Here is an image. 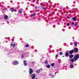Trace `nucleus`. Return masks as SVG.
I'll return each mask as SVG.
<instances>
[{"instance_id": "f257e3e1", "label": "nucleus", "mask_w": 79, "mask_h": 79, "mask_svg": "<svg viewBox=\"0 0 79 79\" xmlns=\"http://www.w3.org/2000/svg\"><path fill=\"white\" fill-rule=\"evenodd\" d=\"M29 74H30V76L32 77V79H35V74L34 73L32 74V73H33L34 71H33V70L32 69V68H30L29 69Z\"/></svg>"}, {"instance_id": "f03ea898", "label": "nucleus", "mask_w": 79, "mask_h": 79, "mask_svg": "<svg viewBox=\"0 0 79 79\" xmlns=\"http://www.w3.org/2000/svg\"><path fill=\"white\" fill-rule=\"evenodd\" d=\"M79 58V54H77L75 55L73 57V59L74 60V61H76L77 60V59H78Z\"/></svg>"}, {"instance_id": "7ed1b4c3", "label": "nucleus", "mask_w": 79, "mask_h": 79, "mask_svg": "<svg viewBox=\"0 0 79 79\" xmlns=\"http://www.w3.org/2000/svg\"><path fill=\"white\" fill-rule=\"evenodd\" d=\"M23 62L25 66H27V61L26 60H24Z\"/></svg>"}, {"instance_id": "20e7f679", "label": "nucleus", "mask_w": 79, "mask_h": 79, "mask_svg": "<svg viewBox=\"0 0 79 79\" xmlns=\"http://www.w3.org/2000/svg\"><path fill=\"white\" fill-rule=\"evenodd\" d=\"M74 50H71L69 51V54H72L73 53H74Z\"/></svg>"}, {"instance_id": "39448f33", "label": "nucleus", "mask_w": 79, "mask_h": 79, "mask_svg": "<svg viewBox=\"0 0 79 79\" xmlns=\"http://www.w3.org/2000/svg\"><path fill=\"white\" fill-rule=\"evenodd\" d=\"M14 65H17L18 64V61H15L13 62Z\"/></svg>"}, {"instance_id": "423d86ee", "label": "nucleus", "mask_w": 79, "mask_h": 79, "mask_svg": "<svg viewBox=\"0 0 79 79\" xmlns=\"http://www.w3.org/2000/svg\"><path fill=\"white\" fill-rule=\"evenodd\" d=\"M74 51L75 52H76V53L78 52V48H74Z\"/></svg>"}, {"instance_id": "0eeeda50", "label": "nucleus", "mask_w": 79, "mask_h": 79, "mask_svg": "<svg viewBox=\"0 0 79 79\" xmlns=\"http://www.w3.org/2000/svg\"><path fill=\"white\" fill-rule=\"evenodd\" d=\"M18 13H19V14H22V13H23V10L21 9H19L18 12Z\"/></svg>"}, {"instance_id": "6e6552de", "label": "nucleus", "mask_w": 79, "mask_h": 79, "mask_svg": "<svg viewBox=\"0 0 79 79\" xmlns=\"http://www.w3.org/2000/svg\"><path fill=\"white\" fill-rule=\"evenodd\" d=\"M4 18L5 19H8V16L7 15H6L4 16Z\"/></svg>"}, {"instance_id": "1a4fd4ad", "label": "nucleus", "mask_w": 79, "mask_h": 79, "mask_svg": "<svg viewBox=\"0 0 79 79\" xmlns=\"http://www.w3.org/2000/svg\"><path fill=\"white\" fill-rule=\"evenodd\" d=\"M10 10H11V11L12 12H13L15 10V9H14L13 8V7L10 8Z\"/></svg>"}, {"instance_id": "9d476101", "label": "nucleus", "mask_w": 79, "mask_h": 79, "mask_svg": "<svg viewBox=\"0 0 79 79\" xmlns=\"http://www.w3.org/2000/svg\"><path fill=\"white\" fill-rule=\"evenodd\" d=\"M40 69H37L36 71V73L37 74L39 73H40Z\"/></svg>"}, {"instance_id": "9b49d317", "label": "nucleus", "mask_w": 79, "mask_h": 79, "mask_svg": "<svg viewBox=\"0 0 79 79\" xmlns=\"http://www.w3.org/2000/svg\"><path fill=\"white\" fill-rule=\"evenodd\" d=\"M41 7L42 8L43 10H45V8H46V7H45V6H44L43 5H41Z\"/></svg>"}, {"instance_id": "f8f14e48", "label": "nucleus", "mask_w": 79, "mask_h": 79, "mask_svg": "<svg viewBox=\"0 0 79 79\" xmlns=\"http://www.w3.org/2000/svg\"><path fill=\"white\" fill-rule=\"evenodd\" d=\"M72 19H73V21H76L77 20V18H76L75 17H73L72 18Z\"/></svg>"}, {"instance_id": "ddd939ff", "label": "nucleus", "mask_w": 79, "mask_h": 79, "mask_svg": "<svg viewBox=\"0 0 79 79\" xmlns=\"http://www.w3.org/2000/svg\"><path fill=\"white\" fill-rule=\"evenodd\" d=\"M70 58H72L74 57V55L73 54H70L69 56Z\"/></svg>"}, {"instance_id": "4468645a", "label": "nucleus", "mask_w": 79, "mask_h": 79, "mask_svg": "<svg viewBox=\"0 0 79 79\" xmlns=\"http://www.w3.org/2000/svg\"><path fill=\"white\" fill-rule=\"evenodd\" d=\"M65 56L67 57L69 56V53H65Z\"/></svg>"}, {"instance_id": "2eb2a0df", "label": "nucleus", "mask_w": 79, "mask_h": 79, "mask_svg": "<svg viewBox=\"0 0 79 79\" xmlns=\"http://www.w3.org/2000/svg\"><path fill=\"white\" fill-rule=\"evenodd\" d=\"M73 67H74V65H73V64H71L70 65V67L71 68H73Z\"/></svg>"}, {"instance_id": "dca6fc26", "label": "nucleus", "mask_w": 79, "mask_h": 79, "mask_svg": "<svg viewBox=\"0 0 79 79\" xmlns=\"http://www.w3.org/2000/svg\"><path fill=\"white\" fill-rule=\"evenodd\" d=\"M74 46L77 47V42H74Z\"/></svg>"}, {"instance_id": "f3484780", "label": "nucleus", "mask_w": 79, "mask_h": 79, "mask_svg": "<svg viewBox=\"0 0 79 79\" xmlns=\"http://www.w3.org/2000/svg\"><path fill=\"white\" fill-rule=\"evenodd\" d=\"M31 17H34V16H35V14L34 13H33L32 14H31Z\"/></svg>"}, {"instance_id": "a211bd4d", "label": "nucleus", "mask_w": 79, "mask_h": 79, "mask_svg": "<svg viewBox=\"0 0 79 79\" xmlns=\"http://www.w3.org/2000/svg\"><path fill=\"white\" fill-rule=\"evenodd\" d=\"M46 67L48 68H50V66L49 64H48V65H47L46 66Z\"/></svg>"}, {"instance_id": "6ab92c4d", "label": "nucleus", "mask_w": 79, "mask_h": 79, "mask_svg": "<svg viewBox=\"0 0 79 79\" xmlns=\"http://www.w3.org/2000/svg\"><path fill=\"white\" fill-rule=\"evenodd\" d=\"M63 52H59V55H63Z\"/></svg>"}, {"instance_id": "aec40b11", "label": "nucleus", "mask_w": 79, "mask_h": 79, "mask_svg": "<svg viewBox=\"0 0 79 79\" xmlns=\"http://www.w3.org/2000/svg\"><path fill=\"white\" fill-rule=\"evenodd\" d=\"M70 60L72 61V62L73 63L74 61V60L73 59H70Z\"/></svg>"}, {"instance_id": "412c9836", "label": "nucleus", "mask_w": 79, "mask_h": 79, "mask_svg": "<svg viewBox=\"0 0 79 79\" xmlns=\"http://www.w3.org/2000/svg\"><path fill=\"white\" fill-rule=\"evenodd\" d=\"M55 64V63H52L51 64V66H52L53 67H54V65Z\"/></svg>"}, {"instance_id": "4be33fe9", "label": "nucleus", "mask_w": 79, "mask_h": 79, "mask_svg": "<svg viewBox=\"0 0 79 79\" xmlns=\"http://www.w3.org/2000/svg\"><path fill=\"white\" fill-rule=\"evenodd\" d=\"M21 58H24V54H23L22 56H21Z\"/></svg>"}, {"instance_id": "5701e85b", "label": "nucleus", "mask_w": 79, "mask_h": 79, "mask_svg": "<svg viewBox=\"0 0 79 79\" xmlns=\"http://www.w3.org/2000/svg\"><path fill=\"white\" fill-rule=\"evenodd\" d=\"M45 63L46 64H48V61H45Z\"/></svg>"}, {"instance_id": "b1692460", "label": "nucleus", "mask_w": 79, "mask_h": 79, "mask_svg": "<svg viewBox=\"0 0 79 79\" xmlns=\"http://www.w3.org/2000/svg\"><path fill=\"white\" fill-rule=\"evenodd\" d=\"M75 26H77V24L75 23L74 25V27H75Z\"/></svg>"}, {"instance_id": "393cba45", "label": "nucleus", "mask_w": 79, "mask_h": 79, "mask_svg": "<svg viewBox=\"0 0 79 79\" xmlns=\"http://www.w3.org/2000/svg\"><path fill=\"white\" fill-rule=\"evenodd\" d=\"M26 47H29V44H27V45H26Z\"/></svg>"}, {"instance_id": "a878e982", "label": "nucleus", "mask_w": 79, "mask_h": 79, "mask_svg": "<svg viewBox=\"0 0 79 79\" xmlns=\"http://www.w3.org/2000/svg\"><path fill=\"white\" fill-rule=\"evenodd\" d=\"M10 46L11 47H13V43L11 42L10 44Z\"/></svg>"}, {"instance_id": "bb28decb", "label": "nucleus", "mask_w": 79, "mask_h": 79, "mask_svg": "<svg viewBox=\"0 0 79 79\" xmlns=\"http://www.w3.org/2000/svg\"><path fill=\"white\" fill-rule=\"evenodd\" d=\"M15 45H16V44H13V47H14V48L15 46Z\"/></svg>"}, {"instance_id": "cd10ccee", "label": "nucleus", "mask_w": 79, "mask_h": 79, "mask_svg": "<svg viewBox=\"0 0 79 79\" xmlns=\"http://www.w3.org/2000/svg\"><path fill=\"white\" fill-rule=\"evenodd\" d=\"M66 18H68V19H69V18H70V17L69 16H67L66 17Z\"/></svg>"}, {"instance_id": "c85d7f7f", "label": "nucleus", "mask_w": 79, "mask_h": 79, "mask_svg": "<svg viewBox=\"0 0 79 79\" xmlns=\"http://www.w3.org/2000/svg\"><path fill=\"white\" fill-rule=\"evenodd\" d=\"M58 54L56 55V56H55V57L56 58H57L58 57Z\"/></svg>"}, {"instance_id": "c756f323", "label": "nucleus", "mask_w": 79, "mask_h": 79, "mask_svg": "<svg viewBox=\"0 0 79 79\" xmlns=\"http://www.w3.org/2000/svg\"><path fill=\"white\" fill-rule=\"evenodd\" d=\"M67 26H69L70 25V24L69 23H67Z\"/></svg>"}, {"instance_id": "7c9ffc66", "label": "nucleus", "mask_w": 79, "mask_h": 79, "mask_svg": "<svg viewBox=\"0 0 79 79\" xmlns=\"http://www.w3.org/2000/svg\"><path fill=\"white\" fill-rule=\"evenodd\" d=\"M51 77H52V78H53V77H54V76L52 75V76H51Z\"/></svg>"}, {"instance_id": "2f4dec72", "label": "nucleus", "mask_w": 79, "mask_h": 79, "mask_svg": "<svg viewBox=\"0 0 79 79\" xmlns=\"http://www.w3.org/2000/svg\"><path fill=\"white\" fill-rule=\"evenodd\" d=\"M35 8L36 9H37V6H35Z\"/></svg>"}, {"instance_id": "473e14b6", "label": "nucleus", "mask_w": 79, "mask_h": 79, "mask_svg": "<svg viewBox=\"0 0 79 79\" xmlns=\"http://www.w3.org/2000/svg\"><path fill=\"white\" fill-rule=\"evenodd\" d=\"M72 24H73V25L74 24V23H73V22H72Z\"/></svg>"}, {"instance_id": "72a5a7b5", "label": "nucleus", "mask_w": 79, "mask_h": 79, "mask_svg": "<svg viewBox=\"0 0 79 79\" xmlns=\"http://www.w3.org/2000/svg\"><path fill=\"white\" fill-rule=\"evenodd\" d=\"M32 64H33V63H34V62H31Z\"/></svg>"}, {"instance_id": "f704fd0d", "label": "nucleus", "mask_w": 79, "mask_h": 79, "mask_svg": "<svg viewBox=\"0 0 79 79\" xmlns=\"http://www.w3.org/2000/svg\"><path fill=\"white\" fill-rule=\"evenodd\" d=\"M24 15H26L27 14H26V13H25V14H24Z\"/></svg>"}, {"instance_id": "c9c22d12", "label": "nucleus", "mask_w": 79, "mask_h": 79, "mask_svg": "<svg viewBox=\"0 0 79 79\" xmlns=\"http://www.w3.org/2000/svg\"><path fill=\"white\" fill-rule=\"evenodd\" d=\"M5 10V9H3V11H4V10Z\"/></svg>"}, {"instance_id": "e433bc0d", "label": "nucleus", "mask_w": 79, "mask_h": 79, "mask_svg": "<svg viewBox=\"0 0 79 79\" xmlns=\"http://www.w3.org/2000/svg\"><path fill=\"white\" fill-rule=\"evenodd\" d=\"M49 75H50V76H52V74H50Z\"/></svg>"}, {"instance_id": "4c0bfd02", "label": "nucleus", "mask_w": 79, "mask_h": 79, "mask_svg": "<svg viewBox=\"0 0 79 79\" xmlns=\"http://www.w3.org/2000/svg\"><path fill=\"white\" fill-rule=\"evenodd\" d=\"M63 56V57H64V56Z\"/></svg>"}, {"instance_id": "58836bf2", "label": "nucleus", "mask_w": 79, "mask_h": 79, "mask_svg": "<svg viewBox=\"0 0 79 79\" xmlns=\"http://www.w3.org/2000/svg\"><path fill=\"white\" fill-rule=\"evenodd\" d=\"M55 74H56V72H55Z\"/></svg>"}, {"instance_id": "ea45409f", "label": "nucleus", "mask_w": 79, "mask_h": 79, "mask_svg": "<svg viewBox=\"0 0 79 79\" xmlns=\"http://www.w3.org/2000/svg\"><path fill=\"white\" fill-rule=\"evenodd\" d=\"M35 79H37V78H35Z\"/></svg>"}]
</instances>
